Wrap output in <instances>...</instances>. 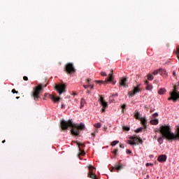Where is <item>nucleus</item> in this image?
Wrapping results in <instances>:
<instances>
[{"label": "nucleus", "mask_w": 179, "mask_h": 179, "mask_svg": "<svg viewBox=\"0 0 179 179\" xmlns=\"http://www.w3.org/2000/svg\"><path fill=\"white\" fill-rule=\"evenodd\" d=\"M64 71L67 73V75H72L76 72V69L72 63H67L65 64Z\"/></svg>", "instance_id": "obj_4"}, {"label": "nucleus", "mask_w": 179, "mask_h": 179, "mask_svg": "<svg viewBox=\"0 0 179 179\" xmlns=\"http://www.w3.org/2000/svg\"><path fill=\"white\" fill-rule=\"evenodd\" d=\"M120 143L119 141H114L111 143V146H115V145Z\"/></svg>", "instance_id": "obj_26"}, {"label": "nucleus", "mask_w": 179, "mask_h": 179, "mask_svg": "<svg viewBox=\"0 0 179 179\" xmlns=\"http://www.w3.org/2000/svg\"><path fill=\"white\" fill-rule=\"evenodd\" d=\"M113 73L114 71L113 70H110V73L108 74V78H106V80H96L95 81L96 83H108V82H113V79H114V76H113Z\"/></svg>", "instance_id": "obj_6"}, {"label": "nucleus", "mask_w": 179, "mask_h": 179, "mask_svg": "<svg viewBox=\"0 0 179 179\" xmlns=\"http://www.w3.org/2000/svg\"><path fill=\"white\" fill-rule=\"evenodd\" d=\"M142 129H143V128L142 127L138 128L137 129L135 130V132L136 134H139V132H142Z\"/></svg>", "instance_id": "obj_28"}, {"label": "nucleus", "mask_w": 179, "mask_h": 179, "mask_svg": "<svg viewBox=\"0 0 179 179\" xmlns=\"http://www.w3.org/2000/svg\"><path fill=\"white\" fill-rule=\"evenodd\" d=\"M23 80L27 81L29 80V78H27V76H24Z\"/></svg>", "instance_id": "obj_40"}, {"label": "nucleus", "mask_w": 179, "mask_h": 179, "mask_svg": "<svg viewBox=\"0 0 179 179\" xmlns=\"http://www.w3.org/2000/svg\"><path fill=\"white\" fill-rule=\"evenodd\" d=\"M145 85H146V86H147L148 85H150V84L149 83V81L145 80Z\"/></svg>", "instance_id": "obj_42"}, {"label": "nucleus", "mask_w": 179, "mask_h": 179, "mask_svg": "<svg viewBox=\"0 0 179 179\" xmlns=\"http://www.w3.org/2000/svg\"><path fill=\"white\" fill-rule=\"evenodd\" d=\"M101 111H102V113H104V112L106 111V108H103V107L102 106Z\"/></svg>", "instance_id": "obj_43"}, {"label": "nucleus", "mask_w": 179, "mask_h": 179, "mask_svg": "<svg viewBox=\"0 0 179 179\" xmlns=\"http://www.w3.org/2000/svg\"><path fill=\"white\" fill-rule=\"evenodd\" d=\"M90 89H94V85H90Z\"/></svg>", "instance_id": "obj_45"}, {"label": "nucleus", "mask_w": 179, "mask_h": 179, "mask_svg": "<svg viewBox=\"0 0 179 179\" xmlns=\"http://www.w3.org/2000/svg\"><path fill=\"white\" fill-rule=\"evenodd\" d=\"M127 78H122L120 81V86H123L124 87H126L127 85Z\"/></svg>", "instance_id": "obj_14"}, {"label": "nucleus", "mask_w": 179, "mask_h": 179, "mask_svg": "<svg viewBox=\"0 0 179 179\" xmlns=\"http://www.w3.org/2000/svg\"><path fill=\"white\" fill-rule=\"evenodd\" d=\"M159 114H157V113H153L152 117L153 118H156V117H158Z\"/></svg>", "instance_id": "obj_35"}, {"label": "nucleus", "mask_w": 179, "mask_h": 179, "mask_svg": "<svg viewBox=\"0 0 179 179\" xmlns=\"http://www.w3.org/2000/svg\"><path fill=\"white\" fill-rule=\"evenodd\" d=\"M179 99V92L177 90V85H175L173 87V92L171 93V97L168 100H173V101H177Z\"/></svg>", "instance_id": "obj_5"}, {"label": "nucleus", "mask_w": 179, "mask_h": 179, "mask_svg": "<svg viewBox=\"0 0 179 179\" xmlns=\"http://www.w3.org/2000/svg\"><path fill=\"white\" fill-rule=\"evenodd\" d=\"M94 127H95V128H101V123H96L94 125Z\"/></svg>", "instance_id": "obj_27"}, {"label": "nucleus", "mask_w": 179, "mask_h": 179, "mask_svg": "<svg viewBox=\"0 0 179 179\" xmlns=\"http://www.w3.org/2000/svg\"><path fill=\"white\" fill-rule=\"evenodd\" d=\"M113 169H115L117 171H119V170H122L123 166L122 165H115Z\"/></svg>", "instance_id": "obj_17"}, {"label": "nucleus", "mask_w": 179, "mask_h": 179, "mask_svg": "<svg viewBox=\"0 0 179 179\" xmlns=\"http://www.w3.org/2000/svg\"><path fill=\"white\" fill-rule=\"evenodd\" d=\"M127 143H128L129 145H134L136 144L135 143H134V141H131V140L127 141Z\"/></svg>", "instance_id": "obj_29"}, {"label": "nucleus", "mask_w": 179, "mask_h": 179, "mask_svg": "<svg viewBox=\"0 0 179 179\" xmlns=\"http://www.w3.org/2000/svg\"><path fill=\"white\" fill-rule=\"evenodd\" d=\"M11 92H12V93H13V94H15V93H16V94L19 93V92L16 91V90H15V89H13Z\"/></svg>", "instance_id": "obj_34"}, {"label": "nucleus", "mask_w": 179, "mask_h": 179, "mask_svg": "<svg viewBox=\"0 0 179 179\" xmlns=\"http://www.w3.org/2000/svg\"><path fill=\"white\" fill-rule=\"evenodd\" d=\"M87 93H88V94H90V91L87 90Z\"/></svg>", "instance_id": "obj_51"}, {"label": "nucleus", "mask_w": 179, "mask_h": 179, "mask_svg": "<svg viewBox=\"0 0 179 179\" xmlns=\"http://www.w3.org/2000/svg\"><path fill=\"white\" fill-rule=\"evenodd\" d=\"M126 152H127V155H131V153H132V151H131V150H129L127 149V150H126Z\"/></svg>", "instance_id": "obj_38"}, {"label": "nucleus", "mask_w": 179, "mask_h": 179, "mask_svg": "<svg viewBox=\"0 0 179 179\" xmlns=\"http://www.w3.org/2000/svg\"><path fill=\"white\" fill-rule=\"evenodd\" d=\"M150 124H152V125H157V124H159V120H150Z\"/></svg>", "instance_id": "obj_22"}, {"label": "nucleus", "mask_w": 179, "mask_h": 179, "mask_svg": "<svg viewBox=\"0 0 179 179\" xmlns=\"http://www.w3.org/2000/svg\"><path fill=\"white\" fill-rule=\"evenodd\" d=\"M83 87H85V89H87V87H90V85H83Z\"/></svg>", "instance_id": "obj_41"}, {"label": "nucleus", "mask_w": 179, "mask_h": 179, "mask_svg": "<svg viewBox=\"0 0 179 179\" xmlns=\"http://www.w3.org/2000/svg\"><path fill=\"white\" fill-rule=\"evenodd\" d=\"M178 86H179V83H178Z\"/></svg>", "instance_id": "obj_55"}, {"label": "nucleus", "mask_w": 179, "mask_h": 179, "mask_svg": "<svg viewBox=\"0 0 179 179\" xmlns=\"http://www.w3.org/2000/svg\"><path fill=\"white\" fill-rule=\"evenodd\" d=\"M120 148L121 149H124V144H120Z\"/></svg>", "instance_id": "obj_44"}, {"label": "nucleus", "mask_w": 179, "mask_h": 179, "mask_svg": "<svg viewBox=\"0 0 179 179\" xmlns=\"http://www.w3.org/2000/svg\"><path fill=\"white\" fill-rule=\"evenodd\" d=\"M16 99H20V96H16Z\"/></svg>", "instance_id": "obj_53"}, {"label": "nucleus", "mask_w": 179, "mask_h": 179, "mask_svg": "<svg viewBox=\"0 0 179 179\" xmlns=\"http://www.w3.org/2000/svg\"><path fill=\"white\" fill-rule=\"evenodd\" d=\"M89 169V173L87 174H94V167H93V166L90 165L88 166Z\"/></svg>", "instance_id": "obj_15"}, {"label": "nucleus", "mask_w": 179, "mask_h": 179, "mask_svg": "<svg viewBox=\"0 0 179 179\" xmlns=\"http://www.w3.org/2000/svg\"><path fill=\"white\" fill-rule=\"evenodd\" d=\"M159 73L162 76H167V71H166V69H159Z\"/></svg>", "instance_id": "obj_13"}, {"label": "nucleus", "mask_w": 179, "mask_h": 179, "mask_svg": "<svg viewBox=\"0 0 179 179\" xmlns=\"http://www.w3.org/2000/svg\"><path fill=\"white\" fill-rule=\"evenodd\" d=\"M99 103L103 108H107L108 104L107 103V102H106V101L104 100V98H103V96H100Z\"/></svg>", "instance_id": "obj_11"}, {"label": "nucleus", "mask_w": 179, "mask_h": 179, "mask_svg": "<svg viewBox=\"0 0 179 179\" xmlns=\"http://www.w3.org/2000/svg\"><path fill=\"white\" fill-rule=\"evenodd\" d=\"M6 142V141L3 140V141H2V143H5Z\"/></svg>", "instance_id": "obj_52"}, {"label": "nucleus", "mask_w": 179, "mask_h": 179, "mask_svg": "<svg viewBox=\"0 0 179 179\" xmlns=\"http://www.w3.org/2000/svg\"><path fill=\"white\" fill-rule=\"evenodd\" d=\"M55 89L57 92H59V94H62L65 92V89H66V86L64 84H59L56 85Z\"/></svg>", "instance_id": "obj_7"}, {"label": "nucleus", "mask_w": 179, "mask_h": 179, "mask_svg": "<svg viewBox=\"0 0 179 179\" xmlns=\"http://www.w3.org/2000/svg\"><path fill=\"white\" fill-rule=\"evenodd\" d=\"M101 76H107V73L104 71H101Z\"/></svg>", "instance_id": "obj_33"}, {"label": "nucleus", "mask_w": 179, "mask_h": 179, "mask_svg": "<svg viewBox=\"0 0 179 179\" xmlns=\"http://www.w3.org/2000/svg\"><path fill=\"white\" fill-rule=\"evenodd\" d=\"M92 136H94V138L96 136V134L94 133H92Z\"/></svg>", "instance_id": "obj_47"}, {"label": "nucleus", "mask_w": 179, "mask_h": 179, "mask_svg": "<svg viewBox=\"0 0 179 179\" xmlns=\"http://www.w3.org/2000/svg\"><path fill=\"white\" fill-rule=\"evenodd\" d=\"M79 150H80V154L78 155V156H85V155H86V152H85V151L82 150V149H80V148H79Z\"/></svg>", "instance_id": "obj_24"}, {"label": "nucleus", "mask_w": 179, "mask_h": 179, "mask_svg": "<svg viewBox=\"0 0 179 179\" xmlns=\"http://www.w3.org/2000/svg\"><path fill=\"white\" fill-rule=\"evenodd\" d=\"M173 76H176V71L173 72Z\"/></svg>", "instance_id": "obj_50"}, {"label": "nucleus", "mask_w": 179, "mask_h": 179, "mask_svg": "<svg viewBox=\"0 0 179 179\" xmlns=\"http://www.w3.org/2000/svg\"><path fill=\"white\" fill-rule=\"evenodd\" d=\"M45 87H47V85H45Z\"/></svg>", "instance_id": "obj_54"}, {"label": "nucleus", "mask_w": 179, "mask_h": 179, "mask_svg": "<svg viewBox=\"0 0 179 179\" xmlns=\"http://www.w3.org/2000/svg\"><path fill=\"white\" fill-rule=\"evenodd\" d=\"M90 82H92V79L87 78V81H86V83H87V85H89Z\"/></svg>", "instance_id": "obj_37"}, {"label": "nucleus", "mask_w": 179, "mask_h": 179, "mask_svg": "<svg viewBox=\"0 0 179 179\" xmlns=\"http://www.w3.org/2000/svg\"><path fill=\"white\" fill-rule=\"evenodd\" d=\"M134 117L136 118V120H141V114L137 110H135Z\"/></svg>", "instance_id": "obj_18"}, {"label": "nucleus", "mask_w": 179, "mask_h": 179, "mask_svg": "<svg viewBox=\"0 0 179 179\" xmlns=\"http://www.w3.org/2000/svg\"><path fill=\"white\" fill-rule=\"evenodd\" d=\"M61 127L63 131L68 129V128H71V132L72 135L74 136H78L79 134H80V131H83L85 129V124L80 123L79 126L72 123V121L68 120H62L61 121Z\"/></svg>", "instance_id": "obj_2"}, {"label": "nucleus", "mask_w": 179, "mask_h": 179, "mask_svg": "<svg viewBox=\"0 0 179 179\" xmlns=\"http://www.w3.org/2000/svg\"><path fill=\"white\" fill-rule=\"evenodd\" d=\"M152 89H153V85L150 84L147 85L145 87L146 90H152Z\"/></svg>", "instance_id": "obj_23"}, {"label": "nucleus", "mask_w": 179, "mask_h": 179, "mask_svg": "<svg viewBox=\"0 0 179 179\" xmlns=\"http://www.w3.org/2000/svg\"><path fill=\"white\" fill-rule=\"evenodd\" d=\"M62 108H65V105L64 104H62Z\"/></svg>", "instance_id": "obj_49"}, {"label": "nucleus", "mask_w": 179, "mask_h": 179, "mask_svg": "<svg viewBox=\"0 0 179 179\" xmlns=\"http://www.w3.org/2000/svg\"><path fill=\"white\" fill-rule=\"evenodd\" d=\"M158 162L160 163H164L167 160V155H161L157 158Z\"/></svg>", "instance_id": "obj_12"}, {"label": "nucleus", "mask_w": 179, "mask_h": 179, "mask_svg": "<svg viewBox=\"0 0 179 179\" xmlns=\"http://www.w3.org/2000/svg\"><path fill=\"white\" fill-rule=\"evenodd\" d=\"M149 163H147L146 164H145V166H146V167H148V166H149ZM150 166H153V164H150Z\"/></svg>", "instance_id": "obj_46"}, {"label": "nucleus", "mask_w": 179, "mask_h": 179, "mask_svg": "<svg viewBox=\"0 0 179 179\" xmlns=\"http://www.w3.org/2000/svg\"><path fill=\"white\" fill-rule=\"evenodd\" d=\"M159 73V70H155L153 73L152 75H157Z\"/></svg>", "instance_id": "obj_36"}, {"label": "nucleus", "mask_w": 179, "mask_h": 179, "mask_svg": "<svg viewBox=\"0 0 179 179\" xmlns=\"http://www.w3.org/2000/svg\"><path fill=\"white\" fill-rule=\"evenodd\" d=\"M125 108H127V105L126 104H123L122 106V113H124V110H125Z\"/></svg>", "instance_id": "obj_32"}, {"label": "nucleus", "mask_w": 179, "mask_h": 179, "mask_svg": "<svg viewBox=\"0 0 179 179\" xmlns=\"http://www.w3.org/2000/svg\"><path fill=\"white\" fill-rule=\"evenodd\" d=\"M87 177H89L90 178H92V179H99V178H97V177L96 176V175L94 173L87 174Z\"/></svg>", "instance_id": "obj_21"}, {"label": "nucleus", "mask_w": 179, "mask_h": 179, "mask_svg": "<svg viewBox=\"0 0 179 179\" xmlns=\"http://www.w3.org/2000/svg\"><path fill=\"white\" fill-rule=\"evenodd\" d=\"M130 139L133 141V143H136V145H139V143H143L142 138H138V136H130Z\"/></svg>", "instance_id": "obj_9"}, {"label": "nucleus", "mask_w": 179, "mask_h": 179, "mask_svg": "<svg viewBox=\"0 0 179 179\" xmlns=\"http://www.w3.org/2000/svg\"><path fill=\"white\" fill-rule=\"evenodd\" d=\"M139 86L140 85H138L136 87H134L133 90L129 92V96H131V97H134V96H135L136 93H139V92H141V88L139 87Z\"/></svg>", "instance_id": "obj_8"}, {"label": "nucleus", "mask_w": 179, "mask_h": 179, "mask_svg": "<svg viewBox=\"0 0 179 179\" xmlns=\"http://www.w3.org/2000/svg\"><path fill=\"white\" fill-rule=\"evenodd\" d=\"M113 153L115 156H117V153H118V149H115L113 151Z\"/></svg>", "instance_id": "obj_31"}, {"label": "nucleus", "mask_w": 179, "mask_h": 179, "mask_svg": "<svg viewBox=\"0 0 179 179\" xmlns=\"http://www.w3.org/2000/svg\"><path fill=\"white\" fill-rule=\"evenodd\" d=\"M123 131H129V127L127 126L122 127Z\"/></svg>", "instance_id": "obj_30"}, {"label": "nucleus", "mask_w": 179, "mask_h": 179, "mask_svg": "<svg viewBox=\"0 0 179 179\" xmlns=\"http://www.w3.org/2000/svg\"><path fill=\"white\" fill-rule=\"evenodd\" d=\"M160 133L162 137L158 138L159 145L163 143V139H167V141H179V127L178 126V132L176 134L171 131V128L169 126H162L160 127Z\"/></svg>", "instance_id": "obj_1"}, {"label": "nucleus", "mask_w": 179, "mask_h": 179, "mask_svg": "<svg viewBox=\"0 0 179 179\" xmlns=\"http://www.w3.org/2000/svg\"><path fill=\"white\" fill-rule=\"evenodd\" d=\"M139 120H140L141 124H143L144 128H146V124H147L146 119L145 117H141Z\"/></svg>", "instance_id": "obj_16"}, {"label": "nucleus", "mask_w": 179, "mask_h": 179, "mask_svg": "<svg viewBox=\"0 0 179 179\" xmlns=\"http://www.w3.org/2000/svg\"><path fill=\"white\" fill-rule=\"evenodd\" d=\"M166 93V89L164 88H161L158 91V94H164Z\"/></svg>", "instance_id": "obj_20"}, {"label": "nucleus", "mask_w": 179, "mask_h": 179, "mask_svg": "<svg viewBox=\"0 0 179 179\" xmlns=\"http://www.w3.org/2000/svg\"><path fill=\"white\" fill-rule=\"evenodd\" d=\"M41 90H43V86L41 85L34 87L31 96L35 101H38V99H40V92H41Z\"/></svg>", "instance_id": "obj_3"}, {"label": "nucleus", "mask_w": 179, "mask_h": 179, "mask_svg": "<svg viewBox=\"0 0 179 179\" xmlns=\"http://www.w3.org/2000/svg\"><path fill=\"white\" fill-rule=\"evenodd\" d=\"M76 94H76V92H73V94H72L73 96H76Z\"/></svg>", "instance_id": "obj_48"}, {"label": "nucleus", "mask_w": 179, "mask_h": 179, "mask_svg": "<svg viewBox=\"0 0 179 179\" xmlns=\"http://www.w3.org/2000/svg\"><path fill=\"white\" fill-rule=\"evenodd\" d=\"M86 103V101L85 99L82 98L80 101V108H83L85 107V104Z\"/></svg>", "instance_id": "obj_19"}, {"label": "nucleus", "mask_w": 179, "mask_h": 179, "mask_svg": "<svg viewBox=\"0 0 179 179\" xmlns=\"http://www.w3.org/2000/svg\"><path fill=\"white\" fill-rule=\"evenodd\" d=\"M45 97H48L49 99H50V100H52L55 103H57V101H59V100H61L60 97H57L54 95H51L48 93L45 94Z\"/></svg>", "instance_id": "obj_10"}, {"label": "nucleus", "mask_w": 179, "mask_h": 179, "mask_svg": "<svg viewBox=\"0 0 179 179\" xmlns=\"http://www.w3.org/2000/svg\"><path fill=\"white\" fill-rule=\"evenodd\" d=\"M155 79V77L152 74H148V80H153Z\"/></svg>", "instance_id": "obj_25"}, {"label": "nucleus", "mask_w": 179, "mask_h": 179, "mask_svg": "<svg viewBox=\"0 0 179 179\" xmlns=\"http://www.w3.org/2000/svg\"><path fill=\"white\" fill-rule=\"evenodd\" d=\"M78 146H79V148H80V146H81L82 148H85V144L78 143Z\"/></svg>", "instance_id": "obj_39"}]
</instances>
